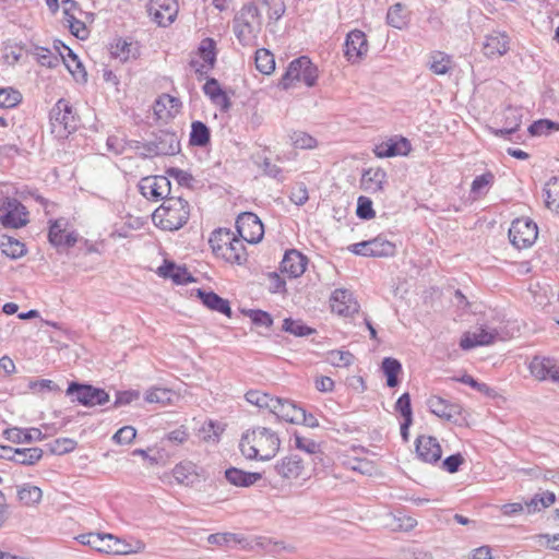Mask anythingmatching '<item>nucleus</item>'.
Masks as SVG:
<instances>
[{
    "label": "nucleus",
    "instance_id": "f257e3e1",
    "mask_svg": "<svg viewBox=\"0 0 559 559\" xmlns=\"http://www.w3.org/2000/svg\"><path fill=\"white\" fill-rule=\"evenodd\" d=\"M281 440L276 432L265 427L247 430L239 442L242 455L248 460L270 461L280 450Z\"/></svg>",
    "mask_w": 559,
    "mask_h": 559
},
{
    "label": "nucleus",
    "instance_id": "f03ea898",
    "mask_svg": "<svg viewBox=\"0 0 559 559\" xmlns=\"http://www.w3.org/2000/svg\"><path fill=\"white\" fill-rule=\"evenodd\" d=\"M262 16L253 2L243 4L233 20V31L238 43L243 47L257 46L261 32Z\"/></svg>",
    "mask_w": 559,
    "mask_h": 559
},
{
    "label": "nucleus",
    "instance_id": "7ed1b4c3",
    "mask_svg": "<svg viewBox=\"0 0 559 559\" xmlns=\"http://www.w3.org/2000/svg\"><path fill=\"white\" fill-rule=\"evenodd\" d=\"M209 242L213 253L226 262L241 265L247 261L248 254L242 238H237L229 229H215Z\"/></svg>",
    "mask_w": 559,
    "mask_h": 559
},
{
    "label": "nucleus",
    "instance_id": "20e7f679",
    "mask_svg": "<svg viewBox=\"0 0 559 559\" xmlns=\"http://www.w3.org/2000/svg\"><path fill=\"white\" fill-rule=\"evenodd\" d=\"M190 216L188 201L180 197H169L157 207L152 218L164 230H178L187 224Z\"/></svg>",
    "mask_w": 559,
    "mask_h": 559
},
{
    "label": "nucleus",
    "instance_id": "39448f33",
    "mask_svg": "<svg viewBox=\"0 0 559 559\" xmlns=\"http://www.w3.org/2000/svg\"><path fill=\"white\" fill-rule=\"evenodd\" d=\"M51 133L56 138L64 139L78 128L79 117L70 102L60 98L49 112Z\"/></svg>",
    "mask_w": 559,
    "mask_h": 559
},
{
    "label": "nucleus",
    "instance_id": "423d86ee",
    "mask_svg": "<svg viewBox=\"0 0 559 559\" xmlns=\"http://www.w3.org/2000/svg\"><path fill=\"white\" fill-rule=\"evenodd\" d=\"M135 148L142 147L144 153L141 155L145 158L155 156H173L180 152V141L176 132L168 130H159L153 134V138L144 143L134 141Z\"/></svg>",
    "mask_w": 559,
    "mask_h": 559
},
{
    "label": "nucleus",
    "instance_id": "0eeeda50",
    "mask_svg": "<svg viewBox=\"0 0 559 559\" xmlns=\"http://www.w3.org/2000/svg\"><path fill=\"white\" fill-rule=\"evenodd\" d=\"M318 80V68L309 57L301 56L294 59L282 75L278 86L288 90L295 81L304 82L307 86H314Z\"/></svg>",
    "mask_w": 559,
    "mask_h": 559
},
{
    "label": "nucleus",
    "instance_id": "6e6552de",
    "mask_svg": "<svg viewBox=\"0 0 559 559\" xmlns=\"http://www.w3.org/2000/svg\"><path fill=\"white\" fill-rule=\"evenodd\" d=\"M66 394L71 399L72 403H78L85 407L105 405L110 400L109 394L104 389L78 381L69 383Z\"/></svg>",
    "mask_w": 559,
    "mask_h": 559
},
{
    "label": "nucleus",
    "instance_id": "1a4fd4ad",
    "mask_svg": "<svg viewBox=\"0 0 559 559\" xmlns=\"http://www.w3.org/2000/svg\"><path fill=\"white\" fill-rule=\"evenodd\" d=\"M537 236V225L530 218H516L509 228L510 241L518 249L531 247L536 241Z\"/></svg>",
    "mask_w": 559,
    "mask_h": 559
},
{
    "label": "nucleus",
    "instance_id": "9d476101",
    "mask_svg": "<svg viewBox=\"0 0 559 559\" xmlns=\"http://www.w3.org/2000/svg\"><path fill=\"white\" fill-rule=\"evenodd\" d=\"M348 249L357 255L374 258L393 257L396 251L395 245L382 236L354 243Z\"/></svg>",
    "mask_w": 559,
    "mask_h": 559
},
{
    "label": "nucleus",
    "instance_id": "9b49d317",
    "mask_svg": "<svg viewBox=\"0 0 559 559\" xmlns=\"http://www.w3.org/2000/svg\"><path fill=\"white\" fill-rule=\"evenodd\" d=\"M236 229L243 241L258 243L264 235L261 219L252 212H243L236 219Z\"/></svg>",
    "mask_w": 559,
    "mask_h": 559
},
{
    "label": "nucleus",
    "instance_id": "f8f14e48",
    "mask_svg": "<svg viewBox=\"0 0 559 559\" xmlns=\"http://www.w3.org/2000/svg\"><path fill=\"white\" fill-rule=\"evenodd\" d=\"M140 193L147 200H166L170 195L171 185L166 176H147L140 180Z\"/></svg>",
    "mask_w": 559,
    "mask_h": 559
},
{
    "label": "nucleus",
    "instance_id": "ddd939ff",
    "mask_svg": "<svg viewBox=\"0 0 559 559\" xmlns=\"http://www.w3.org/2000/svg\"><path fill=\"white\" fill-rule=\"evenodd\" d=\"M26 207L16 199H5L0 206V223L7 228H20L27 224Z\"/></svg>",
    "mask_w": 559,
    "mask_h": 559
},
{
    "label": "nucleus",
    "instance_id": "4468645a",
    "mask_svg": "<svg viewBox=\"0 0 559 559\" xmlns=\"http://www.w3.org/2000/svg\"><path fill=\"white\" fill-rule=\"evenodd\" d=\"M147 12L158 26L166 27L177 17L178 2L177 0H150Z\"/></svg>",
    "mask_w": 559,
    "mask_h": 559
},
{
    "label": "nucleus",
    "instance_id": "2eb2a0df",
    "mask_svg": "<svg viewBox=\"0 0 559 559\" xmlns=\"http://www.w3.org/2000/svg\"><path fill=\"white\" fill-rule=\"evenodd\" d=\"M427 405L433 415L453 424L459 423L463 411L460 404L451 403L438 395L430 396L427 401Z\"/></svg>",
    "mask_w": 559,
    "mask_h": 559
},
{
    "label": "nucleus",
    "instance_id": "dca6fc26",
    "mask_svg": "<svg viewBox=\"0 0 559 559\" xmlns=\"http://www.w3.org/2000/svg\"><path fill=\"white\" fill-rule=\"evenodd\" d=\"M344 55L350 63H356L368 52V40L362 31H350L345 39Z\"/></svg>",
    "mask_w": 559,
    "mask_h": 559
},
{
    "label": "nucleus",
    "instance_id": "f3484780",
    "mask_svg": "<svg viewBox=\"0 0 559 559\" xmlns=\"http://www.w3.org/2000/svg\"><path fill=\"white\" fill-rule=\"evenodd\" d=\"M415 450L418 459L425 463H438L442 456L441 445L432 436H418L415 441Z\"/></svg>",
    "mask_w": 559,
    "mask_h": 559
},
{
    "label": "nucleus",
    "instance_id": "a211bd4d",
    "mask_svg": "<svg viewBox=\"0 0 559 559\" xmlns=\"http://www.w3.org/2000/svg\"><path fill=\"white\" fill-rule=\"evenodd\" d=\"M330 306L333 312L343 317H349L359 309L358 302L354 299L353 294L343 288L335 289L330 298Z\"/></svg>",
    "mask_w": 559,
    "mask_h": 559
},
{
    "label": "nucleus",
    "instance_id": "6ab92c4d",
    "mask_svg": "<svg viewBox=\"0 0 559 559\" xmlns=\"http://www.w3.org/2000/svg\"><path fill=\"white\" fill-rule=\"evenodd\" d=\"M308 258L296 249H289L285 252L280 270L292 278L301 276L307 267Z\"/></svg>",
    "mask_w": 559,
    "mask_h": 559
},
{
    "label": "nucleus",
    "instance_id": "aec40b11",
    "mask_svg": "<svg viewBox=\"0 0 559 559\" xmlns=\"http://www.w3.org/2000/svg\"><path fill=\"white\" fill-rule=\"evenodd\" d=\"M412 150L411 142L404 138H391L376 146L374 154L377 157H394L406 156Z\"/></svg>",
    "mask_w": 559,
    "mask_h": 559
},
{
    "label": "nucleus",
    "instance_id": "412c9836",
    "mask_svg": "<svg viewBox=\"0 0 559 559\" xmlns=\"http://www.w3.org/2000/svg\"><path fill=\"white\" fill-rule=\"evenodd\" d=\"M510 38L504 32L493 31L485 37L484 53L489 58L501 57L509 50Z\"/></svg>",
    "mask_w": 559,
    "mask_h": 559
},
{
    "label": "nucleus",
    "instance_id": "4be33fe9",
    "mask_svg": "<svg viewBox=\"0 0 559 559\" xmlns=\"http://www.w3.org/2000/svg\"><path fill=\"white\" fill-rule=\"evenodd\" d=\"M2 451L10 452L12 455H2L3 459L13 461L21 465H34L43 457L40 448H12L8 445L1 447Z\"/></svg>",
    "mask_w": 559,
    "mask_h": 559
},
{
    "label": "nucleus",
    "instance_id": "5701e85b",
    "mask_svg": "<svg viewBox=\"0 0 559 559\" xmlns=\"http://www.w3.org/2000/svg\"><path fill=\"white\" fill-rule=\"evenodd\" d=\"M202 90L212 104L218 107L222 111H227L230 108V98L215 78H209Z\"/></svg>",
    "mask_w": 559,
    "mask_h": 559
},
{
    "label": "nucleus",
    "instance_id": "b1692460",
    "mask_svg": "<svg viewBox=\"0 0 559 559\" xmlns=\"http://www.w3.org/2000/svg\"><path fill=\"white\" fill-rule=\"evenodd\" d=\"M499 337V333L496 329H489L481 326L478 331L472 335H466L460 342V346L463 349H471L476 346H486L493 344Z\"/></svg>",
    "mask_w": 559,
    "mask_h": 559
},
{
    "label": "nucleus",
    "instance_id": "393cba45",
    "mask_svg": "<svg viewBox=\"0 0 559 559\" xmlns=\"http://www.w3.org/2000/svg\"><path fill=\"white\" fill-rule=\"evenodd\" d=\"M274 469L282 478L295 479L304 471V461L297 454H289L278 461Z\"/></svg>",
    "mask_w": 559,
    "mask_h": 559
},
{
    "label": "nucleus",
    "instance_id": "a878e982",
    "mask_svg": "<svg viewBox=\"0 0 559 559\" xmlns=\"http://www.w3.org/2000/svg\"><path fill=\"white\" fill-rule=\"evenodd\" d=\"M197 297L210 310L225 314L228 318L231 317L233 311L229 301L227 299L222 298L216 293L212 290L206 292L202 288H198Z\"/></svg>",
    "mask_w": 559,
    "mask_h": 559
},
{
    "label": "nucleus",
    "instance_id": "bb28decb",
    "mask_svg": "<svg viewBox=\"0 0 559 559\" xmlns=\"http://www.w3.org/2000/svg\"><path fill=\"white\" fill-rule=\"evenodd\" d=\"M76 539L82 545L88 546L98 552L111 554V550H110L111 540H112L111 534L86 533V534L79 535L76 537Z\"/></svg>",
    "mask_w": 559,
    "mask_h": 559
},
{
    "label": "nucleus",
    "instance_id": "cd10ccee",
    "mask_svg": "<svg viewBox=\"0 0 559 559\" xmlns=\"http://www.w3.org/2000/svg\"><path fill=\"white\" fill-rule=\"evenodd\" d=\"M225 478L234 486L250 487L262 478V474L245 472L237 467H229L225 471Z\"/></svg>",
    "mask_w": 559,
    "mask_h": 559
},
{
    "label": "nucleus",
    "instance_id": "c85d7f7f",
    "mask_svg": "<svg viewBox=\"0 0 559 559\" xmlns=\"http://www.w3.org/2000/svg\"><path fill=\"white\" fill-rule=\"evenodd\" d=\"M3 437L13 443H29L32 441H40L45 436L38 428L21 429L13 427L5 429Z\"/></svg>",
    "mask_w": 559,
    "mask_h": 559
},
{
    "label": "nucleus",
    "instance_id": "c756f323",
    "mask_svg": "<svg viewBox=\"0 0 559 559\" xmlns=\"http://www.w3.org/2000/svg\"><path fill=\"white\" fill-rule=\"evenodd\" d=\"M64 51L66 52H60V58L66 68L78 82H86L87 73L78 55L68 46H64Z\"/></svg>",
    "mask_w": 559,
    "mask_h": 559
},
{
    "label": "nucleus",
    "instance_id": "7c9ffc66",
    "mask_svg": "<svg viewBox=\"0 0 559 559\" xmlns=\"http://www.w3.org/2000/svg\"><path fill=\"white\" fill-rule=\"evenodd\" d=\"M386 173L381 168H370L362 174L361 187L364 190L376 193L383 190Z\"/></svg>",
    "mask_w": 559,
    "mask_h": 559
},
{
    "label": "nucleus",
    "instance_id": "2f4dec72",
    "mask_svg": "<svg viewBox=\"0 0 559 559\" xmlns=\"http://www.w3.org/2000/svg\"><path fill=\"white\" fill-rule=\"evenodd\" d=\"M173 476L180 485L192 486L199 479L197 466L190 461L178 463L173 469Z\"/></svg>",
    "mask_w": 559,
    "mask_h": 559
},
{
    "label": "nucleus",
    "instance_id": "473e14b6",
    "mask_svg": "<svg viewBox=\"0 0 559 559\" xmlns=\"http://www.w3.org/2000/svg\"><path fill=\"white\" fill-rule=\"evenodd\" d=\"M245 397L248 403L255 405L259 408L269 409L271 413L276 408V404H280V397L271 396L270 394L259 390H249Z\"/></svg>",
    "mask_w": 559,
    "mask_h": 559
},
{
    "label": "nucleus",
    "instance_id": "72a5a7b5",
    "mask_svg": "<svg viewBox=\"0 0 559 559\" xmlns=\"http://www.w3.org/2000/svg\"><path fill=\"white\" fill-rule=\"evenodd\" d=\"M294 438V445L296 449L304 451L310 455L313 456V463L317 464V462H322L323 460V452L320 449V444L317 443L314 440L302 437L297 431L293 435Z\"/></svg>",
    "mask_w": 559,
    "mask_h": 559
},
{
    "label": "nucleus",
    "instance_id": "f704fd0d",
    "mask_svg": "<svg viewBox=\"0 0 559 559\" xmlns=\"http://www.w3.org/2000/svg\"><path fill=\"white\" fill-rule=\"evenodd\" d=\"M0 250L4 255L13 260L26 254L25 245L8 235H2L0 237Z\"/></svg>",
    "mask_w": 559,
    "mask_h": 559
},
{
    "label": "nucleus",
    "instance_id": "c9c22d12",
    "mask_svg": "<svg viewBox=\"0 0 559 559\" xmlns=\"http://www.w3.org/2000/svg\"><path fill=\"white\" fill-rule=\"evenodd\" d=\"M211 142V130L202 121H193L191 123V131L189 143L192 146L205 147Z\"/></svg>",
    "mask_w": 559,
    "mask_h": 559
},
{
    "label": "nucleus",
    "instance_id": "e433bc0d",
    "mask_svg": "<svg viewBox=\"0 0 559 559\" xmlns=\"http://www.w3.org/2000/svg\"><path fill=\"white\" fill-rule=\"evenodd\" d=\"M302 407L297 405L294 401L280 397V404H276L273 414L285 421L295 424V418L299 417Z\"/></svg>",
    "mask_w": 559,
    "mask_h": 559
},
{
    "label": "nucleus",
    "instance_id": "4c0bfd02",
    "mask_svg": "<svg viewBox=\"0 0 559 559\" xmlns=\"http://www.w3.org/2000/svg\"><path fill=\"white\" fill-rule=\"evenodd\" d=\"M381 370L386 378V385L395 388L400 383L399 374L402 372V364L393 357H385L381 364Z\"/></svg>",
    "mask_w": 559,
    "mask_h": 559
},
{
    "label": "nucleus",
    "instance_id": "58836bf2",
    "mask_svg": "<svg viewBox=\"0 0 559 559\" xmlns=\"http://www.w3.org/2000/svg\"><path fill=\"white\" fill-rule=\"evenodd\" d=\"M409 22L408 13L402 3H395L389 8L386 23L397 29H403Z\"/></svg>",
    "mask_w": 559,
    "mask_h": 559
},
{
    "label": "nucleus",
    "instance_id": "ea45409f",
    "mask_svg": "<svg viewBox=\"0 0 559 559\" xmlns=\"http://www.w3.org/2000/svg\"><path fill=\"white\" fill-rule=\"evenodd\" d=\"M255 67L262 74L270 75L275 70L274 55L265 48L258 49L255 51Z\"/></svg>",
    "mask_w": 559,
    "mask_h": 559
},
{
    "label": "nucleus",
    "instance_id": "a19ab883",
    "mask_svg": "<svg viewBox=\"0 0 559 559\" xmlns=\"http://www.w3.org/2000/svg\"><path fill=\"white\" fill-rule=\"evenodd\" d=\"M176 394L166 388H152L146 391L144 400L147 403H157L160 405H169L173 403Z\"/></svg>",
    "mask_w": 559,
    "mask_h": 559
},
{
    "label": "nucleus",
    "instance_id": "79ce46f5",
    "mask_svg": "<svg viewBox=\"0 0 559 559\" xmlns=\"http://www.w3.org/2000/svg\"><path fill=\"white\" fill-rule=\"evenodd\" d=\"M43 491L39 487L24 484L17 490L19 500L25 506H34L41 500Z\"/></svg>",
    "mask_w": 559,
    "mask_h": 559
},
{
    "label": "nucleus",
    "instance_id": "37998d69",
    "mask_svg": "<svg viewBox=\"0 0 559 559\" xmlns=\"http://www.w3.org/2000/svg\"><path fill=\"white\" fill-rule=\"evenodd\" d=\"M110 53L115 59H119L121 62H127L130 58H135V53L132 52V44L123 38H118L110 45Z\"/></svg>",
    "mask_w": 559,
    "mask_h": 559
},
{
    "label": "nucleus",
    "instance_id": "c03bdc74",
    "mask_svg": "<svg viewBox=\"0 0 559 559\" xmlns=\"http://www.w3.org/2000/svg\"><path fill=\"white\" fill-rule=\"evenodd\" d=\"M552 358L549 357H534L530 362V371L537 380H546L549 376V368Z\"/></svg>",
    "mask_w": 559,
    "mask_h": 559
},
{
    "label": "nucleus",
    "instance_id": "a18cd8bd",
    "mask_svg": "<svg viewBox=\"0 0 559 559\" xmlns=\"http://www.w3.org/2000/svg\"><path fill=\"white\" fill-rule=\"evenodd\" d=\"M546 206L559 213V177H552L545 187Z\"/></svg>",
    "mask_w": 559,
    "mask_h": 559
},
{
    "label": "nucleus",
    "instance_id": "49530a36",
    "mask_svg": "<svg viewBox=\"0 0 559 559\" xmlns=\"http://www.w3.org/2000/svg\"><path fill=\"white\" fill-rule=\"evenodd\" d=\"M198 53L210 68H214L216 62V43L213 38H204L199 48Z\"/></svg>",
    "mask_w": 559,
    "mask_h": 559
},
{
    "label": "nucleus",
    "instance_id": "de8ad7c7",
    "mask_svg": "<svg viewBox=\"0 0 559 559\" xmlns=\"http://www.w3.org/2000/svg\"><path fill=\"white\" fill-rule=\"evenodd\" d=\"M450 57L441 51H435L430 56L429 69L438 75H443L450 70Z\"/></svg>",
    "mask_w": 559,
    "mask_h": 559
},
{
    "label": "nucleus",
    "instance_id": "09e8293b",
    "mask_svg": "<svg viewBox=\"0 0 559 559\" xmlns=\"http://www.w3.org/2000/svg\"><path fill=\"white\" fill-rule=\"evenodd\" d=\"M67 224L68 222L63 217L50 221L48 240L52 246L60 247L62 245V236L64 235Z\"/></svg>",
    "mask_w": 559,
    "mask_h": 559
},
{
    "label": "nucleus",
    "instance_id": "8fccbe9b",
    "mask_svg": "<svg viewBox=\"0 0 559 559\" xmlns=\"http://www.w3.org/2000/svg\"><path fill=\"white\" fill-rule=\"evenodd\" d=\"M283 330L295 336H307L314 332L312 328L306 325L302 321L293 320L292 318H286L283 321Z\"/></svg>",
    "mask_w": 559,
    "mask_h": 559
},
{
    "label": "nucleus",
    "instance_id": "3c124183",
    "mask_svg": "<svg viewBox=\"0 0 559 559\" xmlns=\"http://www.w3.org/2000/svg\"><path fill=\"white\" fill-rule=\"evenodd\" d=\"M37 62L43 66L47 67L49 69H53L58 67L60 63L61 58H59L57 55H53L50 49L45 47H36L35 53Z\"/></svg>",
    "mask_w": 559,
    "mask_h": 559
},
{
    "label": "nucleus",
    "instance_id": "603ef678",
    "mask_svg": "<svg viewBox=\"0 0 559 559\" xmlns=\"http://www.w3.org/2000/svg\"><path fill=\"white\" fill-rule=\"evenodd\" d=\"M2 92L0 95V108H13L17 106L22 100V94L12 87H1Z\"/></svg>",
    "mask_w": 559,
    "mask_h": 559
},
{
    "label": "nucleus",
    "instance_id": "864d4df0",
    "mask_svg": "<svg viewBox=\"0 0 559 559\" xmlns=\"http://www.w3.org/2000/svg\"><path fill=\"white\" fill-rule=\"evenodd\" d=\"M326 359L335 367H348L354 362L355 356L348 350H330Z\"/></svg>",
    "mask_w": 559,
    "mask_h": 559
},
{
    "label": "nucleus",
    "instance_id": "5fc2aeb1",
    "mask_svg": "<svg viewBox=\"0 0 559 559\" xmlns=\"http://www.w3.org/2000/svg\"><path fill=\"white\" fill-rule=\"evenodd\" d=\"M22 50V45H19L12 40H7L3 43L2 48L3 59L5 60V62L14 64L21 59Z\"/></svg>",
    "mask_w": 559,
    "mask_h": 559
},
{
    "label": "nucleus",
    "instance_id": "6e6d98bb",
    "mask_svg": "<svg viewBox=\"0 0 559 559\" xmlns=\"http://www.w3.org/2000/svg\"><path fill=\"white\" fill-rule=\"evenodd\" d=\"M554 130H559V123H556L548 119H540V120L534 121L528 127V132L532 135L549 134Z\"/></svg>",
    "mask_w": 559,
    "mask_h": 559
},
{
    "label": "nucleus",
    "instance_id": "4d7b16f0",
    "mask_svg": "<svg viewBox=\"0 0 559 559\" xmlns=\"http://www.w3.org/2000/svg\"><path fill=\"white\" fill-rule=\"evenodd\" d=\"M64 21L68 23L71 34L76 38L85 39L87 37L88 31L85 24L75 14L64 17Z\"/></svg>",
    "mask_w": 559,
    "mask_h": 559
},
{
    "label": "nucleus",
    "instance_id": "13d9d810",
    "mask_svg": "<svg viewBox=\"0 0 559 559\" xmlns=\"http://www.w3.org/2000/svg\"><path fill=\"white\" fill-rule=\"evenodd\" d=\"M356 214L361 219H370L374 217V211L372 207V201L364 195H360L357 200Z\"/></svg>",
    "mask_w": 559,
    "mask_h": 559
},
{
    "label": "nucleus",
    "instance_id": "bf43d9fd",
    "mask_svg": "<svg viewBox=\"0 0 559 559\" xmlns=\"http://www.w3.org/2000/svg\"><path fill=\"white\" fill-rule=\"evenodd\" d=\"M292 142L295 147L307 150L312 148L317 144V140L302 131H296L292 135Z\"/></svg>",
    "mask_w": 559,
    "mask_h": 559
},
{
    "label": "nucleus",
    "instance_id": "052dcab7",
    "mask_svg": "<svg viewBox=\"0 0 559 559\" xmlns=\"http://www.w3.org/2000/svg\"><path fill=\"white\" fill-rule=\"evenodd\" d=\"M167 175L174 178L180 186L191 188L194 181L193 176L180 168L170 167L166 170Z\"/></svg>",
    "mask_w": 559,
    "mask_h": 559
},
{
    "label": "nucleus",
    "instance_id": "680f3d73",
    "mask_svg": "<svg viewBox=\"0 0 559 559\" xmlns=\"http://www.w3.org/2000/svg\"><path fill=\"white\" fill-rule=\"evenodd\" d=\"M140 399V392L136 390H128V391H118L116 394V400L112 404V408H118L120 406L129 405L134 401Z\"/></svg>",
    "mask_w": 559,
    "mask_h": 559
},
{
    "label": "nucleus",
    "instance_id": "e2e57ef3",
    "mask_svg": "<svg viewBox=\"0 0 559 559\" xmlns=\"http://www.w3.org/2000/svg\"><path fill=\"white\" fill-rule=\"evenodd\" d=\"M493 179L495 176L490 171L477 176L472 182L471 192L474 194H480L484 191V189H486L493 182Z\"/></svg>",
    "mask_w": 559,
    "mask_h": 559
},
{
    "label": "nucleus",
    "instance_id": "0e129e2a",
    "mask_svg": "<svg viewBox=\"0 0 559 559\" xmlns=\"http://www.w3.org/2000/svg\"><path fill=\"white\" fill-rule=\"evenodd\" d=\"M136 437V430L132 426H124L120 428L112 437V440L119 444H129Z\"/></svg>",
    "mask_w": 559,
    "mask_h": 559
},
{
    "label": "nucleus",
    "instance_id": "69168bd1",
    "mask_svg": "<svg viewBox=\"0 0 559 559\" xmlns=\"http://www.w3.org/2000/svg\"><path fill=\"white\" fill-rule=\"evenodd\" d=\"M395 411L401 414L403 418H413L412 403L409 393H403L395 403Z\"/></svg>",
    "mask_w": 559,
    "mask_h": 559
},
{
    "label": "nucleus",
    "instance_id": "338daca9",
    "mask_svg": "<svg viewBox=\"0 0 559 559\" xmlns=\"http://www.w3.org/2000/svg\"><path fill=\"white\" fill-rule=\"evenodd\" d=\"M249 317L255 325L270 328L273 324L271 314L263 310H250Z\"/></svg>",
    "mask_w": 559,
    "mask_h": 559
},
{
    "label": "nucleus",
    "instance_id": "774afa93",
    "mask_svg": "<svg viewBox=\"0 0 559 559\" xmlns=\"http://www.w3.org/2000/svg\"><path fill=\"white\" fill-rule=\"evenodd\" d=\"M464 463V457L461 453H455V454H452L448 457H445L442 462V467L453 474V473H456L461 465Z\"/></svg>",
    "mask_w": 559,
    "mask_h": 559
}]
</instances>
